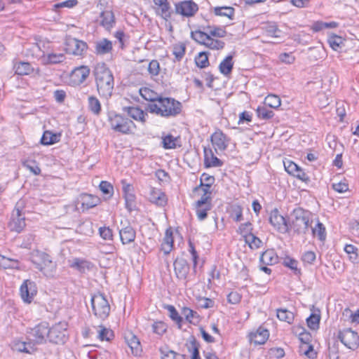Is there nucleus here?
Masks as SVG:
<instances>
[{"label":"nucleus","mask_w":359,"mask_h":359,"mask_svg":"<svg viewBox=\"0 0 359 359\" xmlns=\"http://www.w3.org/2000/svg\"><path fill=\"white\" fill-rule=\"evenodd\" d=\"M93 73L99 94L105 98L110 97L114 86L111 70L105 63L99 62L95 66Z\"/></svg>","instance_id":"nucleus-1"},{"label":"nucleus","mask_w":359,"mask_h":359,"mask_svg":"<svg viewBox=\"0 0 359 359\" xmlns=\"http://www.w3.org/2000/svg\"><path fill=\"white\" fill-rule=\"evenodd\" d=\"M182 104L174 98L163 97L156 103H150L147 109L151 113L160 115L163 117L176 116L182 111Z\"/></svg>","instance_id":"nucleus-2"},{"label":"nucleus","mask_w":359,"mask_h":359,"mask_svg":"<svg viewBox=\"0 0 359 359\" xmlns=\"http://www.w3.org/2000/svg\"><path fill=\"white\" fill-rule=\"evenodd\" d=\"M311 213L301 208L293 210L289 218V229L298 234H305L311 226Z\"/></svg>","instance_id":"nucleus-3"},{"label":"nucleus","mask_w":359,"mask_h":359,"mask_svg":"<svg viewBox=\"0 0 359 359\" xmlns=\"http://www.w3.org/2000/svg\"><path fill=\"white\" fill-rule=\"evenodd\" d=\"M31 260L35 265L36 269L43 272L46 276H53L56 265L48 254L36 251L32 255Z\"/></svg>","instance_id":"nucleus-4"},{"label":"nucleus","mask_w":359,"mask_h":359,"mask_svg":"<svg viewBox=\"0 0 359 359\" xmlns=\"http://www.w3.org/2000/svg\"><path fill=\"white\" fill-rule=\"evenodd\" d=\"M109 121L111 128L114 130L123 134L132 133L135 128V125L133 121L114 112L109 114Z\"/></svg>","instance_id":"nucleus-5"},{"label":"nucleus","mask_w":359,"mask_h":359,"mask_svg":"<svg viewBox=\"0 0 359 359\" xmlns=\"http://www.w3.org/2000/svg\"><path fill=\"white\" fill-rule=\"evenodd\" d=\"M91 306L93 314L104 320L109 315L110 305L104 294L97 292L91 297Z\"/></svg>","instance_id":"nucleus-6"},{"label":"nucleus","mask_w":359,"mask_h":359,"mask_svg":"<svg viewBox=\"0 0 359 359\" xmlns=\"http://www.w3.org/2000/svg\"><path fill=\"white\" fill-rule=\"evenodd\" d=\"M24 207L25 201L20 200L12 212L8 226L13 231L20 233L26 226L25 212H23Z\"/></svg>","instance_id":"nucleus-7"},{"label":"nucleus","mask_w":359,"mask_h":359,"mask_svg":"<svg viewBox=\"0 0 359 359\" xmlns=\"http://www.w3.org/2000/svg\"><path fill=\"white\" fill-rule=\"evenodd\" d=\"M68 338L67 323L60 322L49 328L48 340L50 343L63 344Z\"/></svg>","instance_id":"nucleus-8"},{"label":"nucleus","mask_w":359,"mask_h":359,"mask_svg":"<svg viewBox=\"0 0 359 359\" xmlns=\"http://www.w3.org/2000/svg\"><path fill=\"white\" fill-rule=\"evenodd\" d=\"M49 326L46 322H41L27 332L28 339L34 344H42L48 339Z\"/></svg>","instance_id":"nucleus-9"},{"label":"nucleus","mask_w":359,"mask_h":359,"mask_svg":"<svg viewBox=\"0 0 359 359\" xmlns=\"http://www.w3.org/2000/svg\"><path fill=\"white\" fill-rule=\"evenodd\" d=\"M338 338L347 348L354 350L359 346V335L351 328L339 331Z\"/></svg>","instance_id":"nucleus-10"},{"label":"nucleus","mask_w":359,"mask_h":359,"mask_svg":"<svg viewBox=\"0 0 359 359\" xmlns=\"http://www.w3.org/2000/svg\"><path fill=\"white\" fill-rule=\"evenodd\" d=\"M269 222L281 233H285L289 231V219H286L283 216L280 215L276 208L271 212Z\"/></svg>","instance_id":"nucleus-11"},{"label":"nucleus","mask_w":359,"mask_h":359,"mask_svg":"<svg viewBox=\"0 0 359 359\" xmlns=\"http://www.w3.org/2000/svg\"><path fill=\"white\" fill-rule=\"evenodd\" d=\"M21 298L26 303H31L37 293L36 283L31 280H25L20 286Z\"/></svg>","instance_id":"nucleus-12"},{"label":"nucleus","mask_w":359,"mask_h":359,"mask_svg":"<svg viewBox=\"0 0 359 359\" xmlns=\"http://www.w3.org/2000/svg\"><path fill=\"white\" fill-rule=\"evenodd\" d=\"M198 5L193 1H184L175 4V13L184 17H191L198 11Z\"/></svg>","instance_id":"nucleus-13"},{"label":"nucleus","mask_w":359,"mask_h":359,"mask_svg":"<svg viewBox=\"0 0 359 359\" xmlns=\"http://www.w3.org/2000/svg\"><path fill=\"white\" fill-rule=\"evenodd\" d=\"M122 227L119 229L120 238L123 245L133 242L136 237V231L127 221L121 223Z\"/></svg>","instance_id":"nucleus-14"},{"label":"nucleus","mask_w":359,"mask_h":359,"mask_svg":"<svg viewBox=\"0 0 359 359\" xmlns=\"http://www.w3.org/2000/svg\"><path fill=\"white\" fill-rule=\"evenodd\" d=\"M90 69L87 66H80L76 67L71 73L70 77L72 81L76 84L80 85L83 83L86 79L89 76Z\"/></svg>","instance_id":"nucleus-15"},{"label":"nucleus","mask_w":359,"mask_h":359,"mask_svg":"<svg viewBox=\"0 0 359 359\" xmlns=\"http://www.w3.org/2000/svg\"><path fill=\"white\" fill-rule=\"evenodd\" d=\"M174 270L179 279H186L189 271V265L183 257H177L174 262Z\"/></svg>","instance_id":"nucleus-16"},{"label":"nucleus","mask_w":359,"mask_h":359,"mask_svg":"<svg viewBox=\"0 0 359 359\" xmlns=\"http://www.w3.org/2000/svg\"><path fill=\"white\" fill-rule=\"evenodd\" d=\"M228 141L226 136L220 130L215 131L211 135V142L215 149L225 150L228 146Z\"/></svg>","instance_id":"nucleus-17"},{"label":"nucleus","mask_w":359,"mask_h":359,"mask_svg":"<svg viewBox=\"0 0 359 359\" xmlns=\"http://www.w3.org/2000/svg\"><path fill=\"white\" fill-rule=\"evenodd\" d=\"M100 24L106 30L110 31L115 25V17L111 9L101 11L100 14Z\"/></svg>","instance_id":"nucleus-18"},{"label":"nucleus","mask_w":359,"mask_h":359,"mask_svg":"<svg viewBox=\"0 0 359 359\" xmlns=\"http://www.w3.org/2000/svg\"><path fill=\"white\" fill-rule=\"evenodd\" d=\"M269 336V331L266 329L259 327L255 332H251L249 335L250 343L255 345L264 344Z\"/></svg>","instance_id":"nucleus-19"},{"label":"nucleus","mask_w":359,"mask_h":359,"mask_svg":"<svg viewBox=\"0 0 359 359\" xmlns=\"http://www.w3.org/2000/svg\"><path fill=\"white\" fill-rule=\"evenodd\" d=\"M126 341L130 348L131 353L138 356L142 353V346L138 338L133 333H129L125 337Z\"/></svg>","instance_id":"nucleus-20"},{"label":"nucleus","mask_w":359,"mask_h":359,"mask_svg":"<svg viewBox=\"0 0 359 359\" xmlns=\"http://www.w3.org/2000/svg\"><path fill=\"white\" fill-rule=\"evenodd\" d=\"M154 2L158 6L157 11L158 15L165 20L171 18L172 11L168 0H154Z\"/></svg>","instance_id":"nucleus-21"},{"label":"nucleus","mask_w":359,"mask_h":359,"mask_svg":"<svg viewBox=\"0 0 359 359\" xmlns=\"http://www.w3.org/2000/svg\"><path fill=\"white\" fill-rule=\"evenodd\" d=\"M99 198L88 194H81L79 198V202L81 203L83 210L96 206L99 203Z\"/></svg>","instance_id":"nucleus-22"},{"label":"nucleus","mask_w":359,"mask_h":359,"mask_svg":"<svg viewBox=\"0 0 359 359\" xmlns=\"http://www.w3.org/2000/svg\"><path fill=\"white\" fill-rule=\"evenodd\" d=\"M69 51L76 55H81L87 48V44L86 42L76 39H72L68 43Z\"/></svg>","instance_id":"nucleus-23"},{"label":"nucleus","mask_w":359,"mask_h":359,"mask_svg":"<svg viewBox=\"0 0 359 359\" xmlns=\"http://www.w3.org/2000/svg\"><path fill=\"white\" fill-rule=\"evenodd\" d=\"M128 115L135 121H140L142 123H145L146 117L148 116L147 112H144L139 107H129L125 109Z\"/></svg>","instance_id":"nucleus-24"},{"label":"nucleus","mask_w":359,"mask_h":359,"mask_svg":"<svg viewBox=\"0 0 359 359\" xmlns=\"http://www.w3.org/2000/svg\"><path fill=\"white\" fill-rule=\"evenodd\" d=\"M65 59V56L62 53H48L46 55L44 54V51H43V55L41 56V61L43 65L60 63L63 62Z\"/></svg>","instance_id":"nucleus-25"},{"label":"nucleus","mask_w":359,"mask_h":359,"mask_svg":"<svg viewBox=\"0 0 359 359\" xmlns=\"http://www.w3.org/2000/svg\"><path fill=\"white\" fill-rule=\"evenodd\" d=\"M149 201L157 205L163 206L167 203V198L161 190L152 189L149 194Z\"/></svg>","instance_id":"nucleus-26"},{"label":"nucleus","mask_w":359,"mask_h":359,"mask_svg":"<svg viewBox=\"0 0 359 359\" xmlns=\"http://www.w3.org/2000/svg\"><path fill=\"white\" fill-rule=\"evenodd\" d=\"M95 53L98 55H105L112 50V43L107 39H102L95 42Z\"/></svg>","instance_id":"nucleus-27"},{"label":"nucleus","mask_w":359,"mask_h":359,"mask_svg":"<svg viewBox=\"0 0 359 359\" xmlns=\"http://www.w3.org/2000/svg\"><path fill=\"white\" fill-rule=\"evenodd\" d=\"M60 133H54L50 130H46L40 142L43 145H51L58 142L60 140Z\"/></svg>","instance_id":"nucleus-28"},{"label":"nucleus","mask_w":359,"mask_h":359,"mask_svg":"<svg viewBox=\"0 0 359 359\" xmlns=\"http://www.w3.org/2000/svg\"><path fill=\"white\" fill-rule=\"evenodd\" d=\"M278 256L273 250H267L260 257V262L264 265H273L278 262Z\"/></svg>","instance_id":"nucleus-29"},{"label":"nucleus","mask_w":359,"mask_h":359,"mask_svg":"<svg viewBox=\"0 0 359 359\" xmlns=\"http://www.w3.org/2000/svg\"><path fill=\"white\" fill-rule=\"evenodd\" d=\"M232 60L233 56L228 55L220 62L219 69L222 74L226 76L231 72L233 67V62Z\"/></svg>","instance_id":"nucleus-30"},{"label":"nucleus","mask_w":359,"mask_h":359,"mask_svg":"<svg viewBox=\"0 0 359 359\" xmlns=\"http://www.w3.org/2000/svg\"><path fill=\"white\" fill-rule=\"evenodd\" d=\"M140 93L141 96L146 100L151 102V103H156L158 102V100L161 96H159L156 93L154 90L148 88H144L140 90Z\"/></svg>","instance_id":"nucleus-31"},{"label":"nucleus","mask_w":359,"mask_h":359,"mask_svg":"<svg viewBox=\"0 0 359 359\" xmlns=\"http://www.w3.org/2000/svg\"><path fill=\"white\" fill-rule=\"evenodd\" d=\"M15 73L19 75H28L33 72V68L29 62H20L14 65Z\"/></svg>","instance_id":"nucleus-32"},{"label":"nucleus","mask_w":359,"mask_h":359,"mask_svg":"<svg viewBox=\"0 0 359 359\" xmlns=\"http://www.w3.org/2000/svg\"><path fill=\"white\" fill-rule=\"evenodd\" d=\"M160 353L161 359H187L185 355L169 350L168 347L161 348Z\"/></svg>","instance_id":"nucleus-33"},{"label":"nucleus","mask_w":359,"mask_h":359,"mask_svg":"<svg viewBox=\"0 0 359 359\" xmlns=\"http://www.w3.org/2000/svg\"><path fill=\"white\" fill-rule=\"evenodd\" d=\"M234 8L231 6L215 7L214 13L216 15L224 16L232 20L234 15Z\"/></svg>","instance_id":"nucleus-34"},{"label":"nucleus","mask_w":359,"mask_h":359,"mask_svg":"<svg viewBox=\"0 0 359 359\" xmlns=\"http://www.w3.org/2000/svg\"><path fill=\"white\" fill-rule=\"evenodd\" d=\"M88 109L95 115H99L101 111V104L99 100L93 95L88 99Z\"/></svg>","instance_id":"nucleus-35"},{"label":"nucleus","mask_w":359,"mask_h":359,"mask_svg":"<svg viewBox=\"0 0 359 359\" xmlns=\"http://www.w3.org/2000/svg\"><path fill=\"white\" fill-rule=\"evenodd\" d=\"M263 29L265 33L272 37L278 38L280 37L281 31L278 28L277 25L275 22L266 23Z\"/></svg>","instance_id":"nucleus-36"},{"label":"nucleus","mask_w":359,"mask_h":359,"mask_svg":"<svg viewBox=\"0 0 359 359\" xmlns=\"http://www.w3.org/2000/svg\"><path fill=\"white\" fill-rule=\"evenodd\" d=\"M295 332L299 335V339L303 344L302 346L310 345L311 335L306 332L304 327H298L295 328Z\"/></svg>","instance_id":"nucleus-37"},{"label":"nucleus","mask_w":359,"mask_h":359,"mask_svg":"<svg viewBox=\"0 0 359 359\" xmlns=\"http://www.w3.org/2000/svg\"><path fill=\"white\" fill-rule=\"evenodd\" d=\"M277 317L280 320L291 324L294 320V313L286 309H278Z\"/></svg>","instance_id":"nucleus-38"},{"label":"nucleus","mask_w":359,"mask_h":359,"mask_svg":"<svg viewBox=\"0 0 359 359\" xmlns=\"http://www.w3.org/2000/svg\"><path fill=\"white\" fill-rule=\"evenodd\" d=\"M97 333L98 338L101 341L105 340L109 341H111L114 337V332L111 329L107 328L103 325L99 326V330L97 331Z\"/></svg>","instance_id":"nucleus-39"},{"label":"nucleus","mask_w":359,"mask_h":359,"mask_svg":"<svg viewBox=\"0 0 359 359\" xmlns=\"http://www.w3.org/2000/svg\"><path fill=\"white\" fill-rule=\"evenodd\" d=\"M312 233L314 236H316L318 238L319 240L323 241L326 238V231L324 225L320 223V222H318L315 227L310 226Z\"/></svg>","instance_id":"nucleus-40"},{"label":"nucleus","mask_w":359,"mask_h":359,"mask_svg":"<svg viewBox=\"0 0 359 359\" xmlns=\"http://www.w3.org/2000/svg\"><path fill=\"white\" fill-rule=\"evenodd\" d=\"M199 343L197 341L195 337L192 336L190 338L189 345L188 346L189 351L192 352L191 359H201L199 355Z\"/></svg>","instance_id":"nucleus-41"},{"label":"nucleus","mask_w":359,"mask_h":359,"mask_svg":"<svg viewBox=\"0 0 359 359\" xmlns=\"http://www.w3.org/2000/svg\"><path fill=\"white\" fill-rule=\"evenodd\" d=\"M264 104L270 108L276 109L280 106L281 100L279 96L271 94L265 97Z\"/></svg>","instance_id":"nucleus-42"},{"label":"nucleus","mask_w":359,"mask_h":359,"mask_svg":"<svg viewBox=\"0 0 359 359\" xmlns=\"http://www.w3.org/2000/svg\"><path fill=\"white\" fill-rule=\"evenodd\" d=\"M165 309H167V310L169 311V316L170 318L177 324L178 328L181 329L183 319L179 315L175 308L172 305H167Z\"/></svg>","instance_id":"nucleus-43"},{"label":"nucleus","mask_w":359,"mask_h":359,"mask_svg":"<svg viewBox=\"0 0 359 359\" xmlns=\"http://www.w3.org/2000/svg\"><path fill=\"white\" fill-rule=\"evenodd\" d=\"M224 42L218 39H214L208 34L205 46L212 50H220L224 47Z\"/></svg>","instance_id":"nucleus-44"},{"label":"nucleus","mask_w":359,"mask_h":359,"mask_svg":"<svg viewBox=\"0 0 359 359\" xmlns=\"http://www.w3.org/2000/svg\"><path fill=\"white\" fill-rule=\"evenodd\" d=\"M177 137H175L172 135H167L162 137V144L165 149H175L177 147Z\"/></svg>","instance_id":"nucleus-45"},{"label":"nucleus","mask_w":359,"mask_h":359,"mask_svg":"<svg viewBox=\"0 0 359 359\" xmlns=\"http://www.w3.org/2000/svg\"><path fill=\"white\" fill-rule=\"evenodd\" d=\"M208 34L201 30L192 31L191 33V38L198 43L205 46Z\"/></svg>","instance_id":"nucleus-46"},{"label":"nucleus","mask_w":359,"mask_h":359,"mask_svg":"<svg viewBox=\"0 0 359 359\" xmlns=\"http://www.w3.org/2000/svg\"><path fill=\"white\" fill-rule=\"evenodd\" d=\"M210 156H211V160L209 161L208 154L205 151V161L204 163L205 165V167L210 168V167H220L223 165V162L218 158L217 156H214L212 151H210Z\"/></svg>","instance_id":"nucleus-47"},{"label":"nucleus","mask_w":359,"mask_h":359,"mask_svg":"<svg viewBox=\"0 0 359 359\" xmlns=\"http://www.w3.org/2000/svg\"><path fill=\"white\" fill-rule=\"evenodd\" d=\"M182 315L185 317L186 320L189 321L190 323H195V320L196 322L198 321L199 316L196 311H193L192 309L184 307L182 309Z\"/></svg>","instance_id":"nucleus-48"},{"label":"nucleus","mask_w":359,"mask_h":359,"mask_svg":"<svg viewBox=\"0 0 359 359\" xmlns=\"http://www.w3.org/2000/svg\"><path fill=\"white\" fill-rule=\"evenodd\" d=\"M256 112L257 116L264 120H269L274 116L273 111L267 109L265 106L258 107Z\"/></svg>","instance_id":"nucleus-49"},{"label":"nucleus","mask_w":359,"mask_h":359,"mask_svg":"<svg viewBox=\"0 0 359 359\" xmlns=\"http://www.w3.org/2000/svg\"><path fill=\"white\" fill-rule=\"evenodd\" d=\"M186 51V46L184 43H180L174 45L172 53L175 55L176 61H180L184 57Z\"/></svg>","instance_id":"nucleus-50"},{"label":"nucleus","mask_w":359,"mask_h":359,"mask_svg":"<svg viewBox=\"0 0 359 359\" xmlns=\"http://www.w3.org/2000/svg\"><path fill=\"white\" fill-rule=\"evenodd\" d=\"M345 252L349 255V259L353 262L355 263L358 261V248L353 245H346L344 247Z\"/></svg>","instance_id":"nucleus-51"},{"label":"nucleus","mask_w":359,"mask_h":359,"mask_svg":"<svg viewBox=\"0 0 359 359\" xmlns=\"http://www.w3.org/2000/svg\"><path fill=\"white\" fill-rule=\"evenodd\" d=\"M320 320V316L319 314L311 313L306 319L308 327L313 330L318 329Z\"/></svg>","instance_id":"nucleus-52"},{"label":"nucleus","mask_w":359,"mask_h":359,"mask_svg":"<svg viewBox=\"0 0 359 359\" xmlns=\"http://www.w3.org/2000/svg\"><path fill=\"white\" fill-rule=\"evenodd\" d=\"M245 241L252 249H257L262 244V241L253 233L247 236Z\"/></svg>","instance_id":"nucleus-53"},{"label":"nucleus","mask_w":359,"mask_h":359,"mask_svg":"<svg viewBox=\"0 0 359 359\" xmlns=\"http://www.w3.org/2000/svg\"><path fill=\"white\" fill-rule=\"evenodd\" d=\"M18 266V261L7 258L0 255V266L4 269H14Z\"/></svg>","instance_id":"nucleus-54"},{"label":"nucleus","mask_w":359,"mask_h":359,"mask_svg":"<svg viewBox=\"0 0 359 359\" xmlns=\"http://www.w3.org/2000/svg\"><path fill=\"white\" fill-rule=\"evenodd\" d=\"M196 65L200 68H205L209 65L208 54L205 52L200 53L195 58Z\"/></svg>","instance_id":"nucleus-55"},{"label":"nucleus","mask_w":359,"mask_h":359,"mask_svg":"<svg viewBox=\"0 0 359 359\" xmlns=\"http://www.w3.org/2000/svg\"><path fill=\"white\" fill-rule=\"evenodd\" d=\"M207 32L210 36L218 38L224 37L226 34V32L225 31V29L218 27H212L210 26H208L207 27Z\"/></svg>","instance_id":"nucleus-56"},{"label":"nucleus","mask_w":359,"mask_h":359,"mask_svg":"<svg viewBox=\"0 0 359 359\" xmlns=\"http://www.w3.org/2000/svg\"><path fill=\"white\" fill-rule=\"evenodd\" d=\"M252 224L250 222H248L241 224L237 232L245 238L247 236L252 233Z\"/></svg>","instance_id":"nucleus-57"},{"label":"nucleus","mask_w":359,"mask_h":359,"mask_svg":"<svg viewBox=\"0 0 359 359\" xmlns=\"http://www.w3.org/2000/svg\"><path fill=\"white\" fill-rule=\"evenodd\" d=\"M196 215L199 220L202 221L204 220L207 217V212L208 210H210L212 208V204H208L205 205H201L197 206L196 205Z\"/></svg>","instance_id":"nucleus-58"},{"label":"nucleus","mask_w":359,"mask_h":359,"mask_svg":"<svg viewBox=\"0 0 359 359\" xmlns=\"http://www.w3.org/2000/svg\"><path fill=\"white\" fill-rule=\"evenodd\" d=\"M283 265L292 270L295 274L300 273V271L297 267L298 262L294 259L285 257L283 260Z\"/></svg>","instance_id":"nucleus-59"},{"label":"nucleus","mask_w":359,"mask_h":359,"mask_svg":"<svg viewBox=\"0 0 359 359\" xmlns=\"http://www.w3.org/2000/svg\"><path fill=\"white\" fill-rule=\"evenodd\" d=\"M328 43L333 50H337L341 48V45L343 43V39L341 36L333 35L329 37Z\"/></svg>","instance_id":"nucleus-60"},{"label":"nucleus","mask_w":359,"mask_h":359,"mask_svg":"<svg viewBox=\"0 0 359 359\" xmlns=\"http://www.w3.org/2000/svg\"><path fill=\"white\" fill-rule=\"evenodd\" d=\"M300 351L310 359L316 358L317 353L314 351L313 345L301 346Z\"/></svg>","instance_id":"nucleus-61"},{"label":"nucleus","mask_w":359,"mask_h":359,"mask_svg":"<svg viewBox=\"0 0 359 359\" xmlns=\"http://www.w3.org/2000/svg\"><path fill=\"white\" fill-rule=\"evenodd\" d=\"M200 181V187H211L215 182V178L213 176L203 173L201 177Z\"/></svg>","instance_id":"nucleus-62"},{"label":"nucleus","mask_w":359,"mask_h":359,"mask_svg":"<svg viewBox=\"0 0 359 359\" xmlns=\"http://www.w3.org/2000/svg\"><path fill=\"white\" fill-rule=\"evenodd\" d=\"M100 189L101 191L106 195H109V196H111L114 193V188L113 186L107 181H102L100 184Z\"/></svg>","instance_id":"nucleus-63"},{"label":"nucleus","mask_w":359,"mask_h":359,"mask_svg":"<svg viewBox=\"0 0 359 359\" xmlns=\"http://www.w3.org/2000/svg\"><path fill=\"white\" fill-rule=\"evenodd\" d=\"M152 329H153L154 332H155L159 335H162L163 333L165 332V331L167 330V326L164 323H163L161 321H158V322H155L152 325Z\"/></svg>","instance_id":"nucleus-64"}]
</instances>
